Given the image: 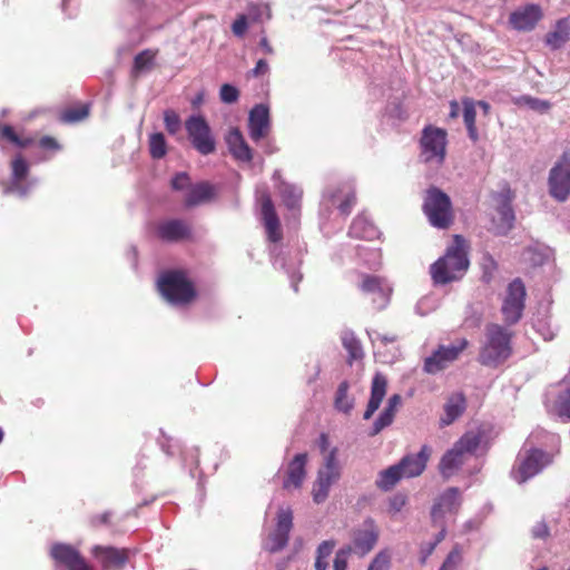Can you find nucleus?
<instances>
[{
	"instance_id": "1",
	"label": "nucleus",
	"mask_w": 570,
	"mask_h": 570,
	"mask_svg": "<svg viewBox=\"0 0 570 570\" xmlns=\"http://www.w3.org/2000/svg\"><path fill=\"white\" fill-rule=\"evenodd\" d=\"M470 242L460 234L452 235L445 253L430 266L435 285H446L463 278L470 267Z\"/></svg>"
},
{
	"instance_id": "2",
	"label": "nucleus",
	"mask_w": 570,
	"mask_h": 570,
	"mask_svg": "<svg viewBox=\"0 0 570 570\" xmlns=\"http://www.w3.org/2000/svg\"><path fill=\"white\" fill-rule=\"evenodd\" d=\"M513 332L503 325L489 323L485 326V340L480 347L478 362L487 367H498L512 354Z\"/></svg>"
},
{
	"instance_id": "3",
	"label": "nucleus",
	"mask_w": 570,
	"mask_h": 570,
	"mask_svg": "<svg viewBox=\"0 0 570 570\" xmlns=\"http://www.w3.org/2000/svg\"><path fill=\"white\" fill-rule=\"evenodd\" d=\"M483 432L481 430L465 432L448 450L439 462V471L445 479L452 476L473 455L481 444Z\"/></svg>"
},
{
	"instance_id": "4",
	"label": "nucleus",
	"mask_w": 570,
	"mask_h": 570,
	"mask_svg": "<svg viewBox=\"0 0 570 570\" xmlns=\"http://www.w3.org/2000/svg\"><path fill=\"white\" fill-rule=\"evenodd\" d=\"M157 285L163 297L174 305H187L197 296L195 285L184 269L164 272Z\"/></svg>"
},
{
	"instance_id": "5",
	"label": "nucleus",
	"mask_w": 570,
	"mask_h": 570,
	"mask_svg": "<svg viewBox=\"0 0 570 570\" xmlns=\"http://www.w3.org/2000/svg\"><path fill=\"white\" fill-rule=\"evenodd\" d=\"M422 208L429 223L435 228L448 229L454 222L450 197L435 186L426 189Z\"/></svg>"
},
{
	"instance_id": "6",
	"label": "nucleus",
	"mask_w": 570,
	"mask_h": 570,
	"mask_svg": "<svg viewBox=\"0 0 570 570\" xmlns=\"http://www.w3.org/2000/svg\"><path fill=\"white\" fill-rule=\"evenodd\" d=\"M170 185L174 190L186 191L183 200L186 208H194L210 203L217 195L215 185L209 181L191 184V179L187 173H177L171 178Z\"/></svg>"
},
{
	"instance_id": "7",
	"label": "nucleus",
	"mask_w": 570,
	"mask_h": 570,
	"mask_svg": "<svg viewBox=\"0 0 570 570\" xmlns=\"http://www.w3.org/2000/svg\"><path fill=\"white\" fill-rule=\"evenodd\" d=\"M448 134L444 129L428 125L420 139L421 158L424 163L442 165L446 155Z\"/></svg>"
},
{
	"instance_id": "8",
	"label": "nucleus",
	"mask_w": 570,
	"mask_h": 570,
	"mask_svg": "<svg viewBox=\"0 0 570 570\" xmlns=\"http://www.w3.org/2000/svg\"><path fill=\"white\" fill-rule=\"evenodd\" d=\"M527 291L520 278L513 279L507 287L502 298L501 314L505 326H513L523 316Z\"/></svg>"
},
{
	"instance_id": "9",
	"label": "nucleus",
	"mask_w": 570,
	"mask_h": 570,
	"mask_svg": "<svg viewBox=\"0 0 570 570\" xmlns=\"http://www.w3.org/2000/svg\"><path fill=\"white\" fill-rule=\"evenodd\" d=\"M549 194L557 202L563 203L570 196V150L564 151L548 177Z\"/></svg>"
},
{
	"instance_id": "10",
	"label": "nucleus",
	"mask_w": 570,
	"mask_h": 570,
	"mask_svg": "<svg viewBox=\"0 0 570 570\" xmlns=\"http://www.w3.org/2000/svg\"><path fill=\"white\" fill-rule=\"evenodd\" d=\"M185 128L193 147L202 155L207 156L216 149V141L210 127L203 116H190L185 121Z\"/></svg>"
},
{
	"instance_id": "11",
	"label": "nucleus",
	"mask_w": 570,
	"mask_h": 570,
	"mask_svg": "<svg viewBox=\"0 0 570 570\" xmlns=\"http://www.w3.org/2000/svg\"><path fill=\"white\" fill-rule=\"evenodd\" d=\"M293 528V511L289 508H281L277 511L276 527L263 542V549L269 553L283 550L289 540Z\"/></svg>"
},
{
	"instance_id": "12",
	"label": "nucleus",
	"mask_w": 570,
	"mask_h": 570,
	"mask_svg": "<svg viewBox=\"0 0 570 570\" xmlns=\"http://www.w3.org/2000/svg\"><path fill=\"white\" fill-rule=\"evenodd\" d=\"M552 462V455L540 449H531L520 459L518 466L513 470V478L518 483H524L542 471Z\"/></svg>"
},
{
	"instance_id": "13",
	"label": "nucleus",
	"mask_w": 570,
	"mask_h": 570,
	"mask_svg": "<svg viewBox=\"0 0 570 570\" xmlns=\"http://www.w3.org/2000/svg\"><path fill=\"white\" fill-rule=\"evenodd\" d=\"M469 341L466 338L459 340L452 346L440 345L436 351L424 360L423 370L428 374H436L445 370L451 363L456 361L460 354L466 350Z\"/></svg>"
},
{
	"instance_id": "14",
	"label": "nucleus",
	"mask_w": 570,
	"mask_h": 570,
	"mask_svg": "<svg viewBox=\"0 0 570 570\" xmlns=\"http://www.w3.org/2000/svg\"><path fill=\"white\" fill-rule=\"evenodd\" d=\"M90 553L101 570H122L131 557V551L128 548L102 544H95L90 549Z\"/></svg>"
},
{
	"instance_id": "15",
	"label": "nucleus",
	"mask_w": 570,
	"mask_h": 570,
	"mask_svg": "<svg viewBox=\"0 0 570 570\" xmlns=\"http://www.w3.org/2000/svg\"><path fill=\"white\" fill-rule=\"evenodd\" d=\"M50 557L59 567L67 570H91L92 566L88 563L78 549L68 543H55L50 548Z\"/></svg>"
},
{
	"instance_id": "16",
	"label": "nucleus",
	"mask_w": 570,
	"mask_h": 570,
	"mask_svg": "<svg viewBox=\"0 0 570 570\" xmlns=\"http://www.w3.org/2000/svg\"><path fill=\"white\" fill-rule=\"evenodd\" d=\"M155 233L160 240L166 243H181L194 239L191 225L179 218L158 223Z\"/></svg>"
},
{
	"instance_id": "17",
	"label": "nucleus",
	"mask_w": 570,
	"mask_h": 570,
	"mask_svg": "<svg viewBox=\"0 0 570 570\" xmlns=\"http://www.w3.org/2000/svg\"><path fill=\"white\" fill-rule=\"evenodd\" d=\"M261 219L271 243H279L283 239V230L275 205L269 194L264 193L259 197Z\"/></svg>"
},
{
	"instance_id": "18",
	"label": "nucleus",
	"mask_w": 570,
	"mask_h": 570,
	"mask_svg": "<svg viewBox=\"0 0 570 570\" xmlns=\"http://www.w3.org/2000/svg\"><path fill=\"white\" fill-rule=\"evenodd\" d=\"M360 288L364 294L371 295L373 307L376 311L384 309L390 303L392 288L379 276L364 275Z\"/></svg>"
},
{
	"instance_id": "19",
	"label": "nucleus",
	"mask_w": 570,
	"mask_h": 570,
	"mask_svg": "<svg viewBox=\"0 0 570 570\" xmlns=\"http://www.w3.org/2000/svg\"><path fill=\"white\" fill-rule=\"evenodd\" d=\"M431 448L423 445L417 454H407L397 463L404 478H415L421 475L431 456Z\"/></svg>"
},
{
	"instance_id": "20",
	"label": "nucleus",
	"mask_w": 570,
	"mask_h": 570,
	"mask_svg": "<svg viewBox=\"0 0 570 570\" xmlns=\"http://www.w3.org/2000/svg\"><path fill=\"white\" fill-rule=\"evenodd\" d=\"M379 539V530L372 520H367L363 523L362 528L357 529L353 533V550L360 556L368 553Z\"/></svg>"
},
{
	"instance_id": "21",
	"label": "nucleus",
	"mask_w": 570,
	"mask_h": 570,
	"mask_svg": "<svg viewBox=\"0 0 570 570\" xmlns=\"http://www.w3.org/2000/svg\"><path fill=\"white\" fill-rule=\"evenodd\" d=\"M542 11L537 4H528L510 14L509 22L518 31H530L541 20Z\"/></svg>"
},
{
	"instance_id": "22",
	"label": "nucleus",
	"mask_w": 570,
	"mask_h": 570,
	"mask_svg": "<svg viewBox=\"0 0 570 570\" xmlns=\"http://www.w3.org/2000/svg\"><path fill=\"white\" fill-rule=\"evenodd\" d=\"M249 136L254 141L266 137L269 131V110L265 105H256L248 117Z\"/></svg>"
},
{
	"instance_id": "23",
	"label": "nucleus",
	"mask_w": 570,
	"mask_h": 570,
	"mask_svg": "<svg viewBox=\"0 0 570 570\" xmlns=\"http://www.w3.org/2000/svg\"><path fill=\"white\" fill-rule=\"evenodd\" d=\"M307 453L296 454L288 463L286 475L283 481V488L286 490L298 489L302 487L306 476Z\"/></svg>"
},
{
	"instance_id": "24",
	"label": "nucleus",
	"mask_w": 570,
	"mask_h": 570,
	"mask_svg": "<svg viewBox=\"0 0 570 570\" xmlns=\"http://www.w3.org/2000/svg\"><path fill=\"white\" fill-rule=\"evenodd\" d=\"M387 391V379L384 374L377 372L373 376L371 383V396L363 414L364 420H370L373 414L379 410Z\"/></svg>"
},
{
	"instance_id": "25",
	"label": "nucleus",
	"mask_w": 570,
	"mask_h": 570,
	"mask_svg": "<svg viewBox=\"0 0 570 570\" xmlns=\"http://www.w3.org/2000/svg\"><path fill=\"white\" fill-rule=\"evenodd\" d=\"M461 505V494L458 488L446 489L433 504L431 514L434 520L444 513H456Z\"/></svg>"
},
{
	"instance_id": "26",
	"label": "nucleus",
	"mask_w": 570,
	"mask_h": 570,
	"mask_svg": "<svg viewBox=\"0 0 570 570\" xmlns=\"http://www.w3.org/2000/svg\"><path fill=\"white\" fill-rule=\"evenodd\" d=\"M226 144L233 157L239 161L249 163L253 159V153L245 141L238 128H232L226 136Z\"/></svg>"
},
{
	"instance_id": "27",
	"label": "nucleus",
	"mask_w": 570,
	"mask_h": 570,
	"mask_svg": "<svg viewBox=\"0 0 570 570\" xmlns=\"http://www.w3.org/2000/svg\"><path fill=\"white\" fill-rule=\"evenodd\" d=\"M465 406L466 401L462 393L452 395L444 405L445 414L441 417V425L445 426L452 424L463 414Z\"/></svg>"
},
{
	"instance_id": "28",
	"label": "nucleus",
	"mask_w": 570,
	"mask_h": 570,
	"mask_svg": "<svg viewBox=\"0 0 570 570\" xmlns=\"http://www.w3.org/2000/svg\"><path fill=\"white\" fill-rule=\"evenodd\" d=\"M158 52V49H145L137 53L130 71L131 78L138 79L142 72L151 70Z\"/></svg>"
},
{
	"instance_id": "29",
	"label": "nucleus",
	"mask_w": 570,
	"mask_h": 570,
	"mask_svg": "<svg viewBox=\"0 0 570 570\" xmlns=\"http://www.w3.org/2000/svg\"><path fill=\"white\" fill-rule=\"evenodd\" d=\"M570 27L566 20H559L554 30L546 36V43L553 50L561 48L569 39Z\"/></svg>"
},
{
	"instance_id": "30",
	"label": "nucleus",
	"mask_w": 570,
	"mask_h": 570,
	"mask_svg": "<svg viewBox=\"0 0 570 570\" xmlns=\"http://www.w3.org/2000/svg\"><path fill=\"white\" fill-rule=\"evenodd\" d=\"M283 204L289 210L299 209L303 191L291 184L282 183L278 187Z\"/></svg>"
},
{
	"instance_id": "31",
	"label": "nucleus",
	"mask_w": 570,
	"mask_h": 570,
	"mask_svg": "<svg viewBox=\"0 0 570 570\" xmlns=\"http://www.w3.org/2000/svg\"><path fill=\"white\" fill-rule=\"evenodd\" d=\"M463 105V120L468 130V135L472 141H478L479 134L475 126V118H476V111H475V101L471 98H463L462 99Z\"/></svg>"
},
{
	"instance_id": "32",
	"label": "nucleus",
	"mask_w": 570,
	"mask_h": 570,
	"mask_svg": "<svg viewBox=\"0 0 570 570\" xmlns=\"http://www.w3.org/2000/svg\"><path fill=\"white\" fill-rule=\"evenodd\" d=\"M337 448H332L327 453L323 454V465L318 470V474L338 480L341 478V466L337 460Z\"/></svg>"
},
{
	"instance_id": "33",
	"label": "nucleus",
	"mask_w": 570,
	"mask_h": 570,
	"mask_svg": "<svg viewBox=\"0 0 570 570\" xmlns=\"http://www.w3.org/2000/svg\"><path fill=\"white\" fill-rule=\"evenodd\" d=\"M403 476L397 464H394L380 473L376 481L377 488L382 490H391Z\"/></svg>"
},
{
	"instance_id": "34",
	"label": "nucleus",
	"mask_w": 570,
	"mask_h": 570,
	"mask_svg": "<svg viewBox=\"0 0 570 570\" xmlns=\"http://www.w3.org/2000/svg\"><path fill=\"white\" fill-rule=\"evenodd\" d=\"M0 139L7 140L19 148H27L35 142L32 137H20L12 126L6 124H0Z\"/></svg>"
},
{
	"instance_id": "35",
	"label": "nucleus",
	"mask_w": 570,
	"mask_h": 570,
	"mask_svg": "<svg viewBox=\"0 0 570 570\" xmlns=\"http://www.w3.org/2000/svg\"><path fill=\"white\" fill-rule=\"evenodd\" d=\"M338 480H332V478L318 474L316 481L313 485V500L315 503H322L326 500L328 497L330 489L333 483L337 482Z\"/></svg>"
},
{
	"instance_id": "36",
	"label": "nucleus",
	"mask_w": 570,
	"mask_h": 570,
	"mask_svg": "<svg viewBox=\"0 0 570 570\" xmlns=\"http://www.w3.org/2000/svg\"><path fill=\"white\" fill-rule=\"evenodd\" d=\"M348 389L350 384L347 381L341 382L334 400L335 407L344 413H350L354 407V399L348 396Z\"/></svg>"
},
{
	"instance_id": "37",
	"label": "nucleus",
	"mask_w": 570,
	"mask_h": 570,
	"mask_svg": "<svg viewBox=\"0 0 570 570\" xmlns=\"http://www.w3.org/2000/svg\"><path fill=\"white\" fill-rule=\"evenodd\" d=\"M397 409L399 407L386 404L379 417L374 421L370 435L374 436L379 434L383 429L390 426L394 421Z\"/></svg>"
},
{
	"instance_id": "38",
	"label": "nucleus",
	"mask_w": 570,
	"mask_h": 570,
	"mask_svg": "<svg viewBox=\"0 0 570 570\" xmlns=\"http://www.w3.org/2000/svg\"><path fill=\"white\" fill-rule=\"evenodd\" d=\"M397 409L399 407L386 404L379 417L374 421L370 435L374 436L379 434L383 429L390 426L394 421Z\"/></svg>"
},
{
	"instance_id": "39",
	"label": "nucleus",
	"mask_w": 570,
	"mask_h": 570,
	"mask_svg": "<svg viewBox=\"0 0 570 570\" xmlns=\"http://www.w3.org/2000/svg\"><path fill=\"white\" fill-rule=\"evenodd\" d=\"M89 115L88 105H78L66 108L60 112L59 119L61 122L71 124L86 119Z\"/></svg>"
},
{
	"instance_id": "40",
	"label": "nucleus",
	"mask_w": 570,
	"mask_h": 570,
	"mask_svg": "<svg viewBox=\"0 0 570 570\" xmlns=\"http://www.w3.org/2000/svg\"><path fill=\"white\" fill-rule=\"evenodd\" d=\"M12 181L14 185L21 184L29 174V165L21 154L17 155L11 161Z\"/></svg>"
},
{
	"instance_id": "41",
	"label": "nucleus",
	"mask_w": 570,
	"mask_h": 570,
	"mask_svg": "<svg viewBox=\"0 0 570 570\" xmlns=\"http://www.w3.org/2000/svg\"><path fill=\"white\" fill-rule=\"evenodd\" d=\"M149 153L154 159H160L167 154V144L164 134L155 132L149 136Z\"/></svg>"
},
{
	"instance_id": "42",
	"label": "nucleus",
	"mask_w": 570,
	"mask_h": 570,
	"mask_svg": "<svg viewBox=\"0 0 570 570\" xmlns=\"http://www.w3.org/2000/svg\"><path fill=\"white\" fill-rule=\"evenodd\" d=\"M350 233L357 238L371 239L376 235V229L367 224L365 219L356 218L351 226Z\"/></svg>"
},
{
	"instance_id": "43",
	"label": "nucleus",
	"mask_w": 570,
	"mask_h": 570,
	"mask_svg": "<svg viewBox=\"0 0 570 570\" xmlns=\"http://www.w3.org/2000/svg\"><path fill=\"white\" fill-rule=\"evenodd\" d=\"M553 411L562 420L570 421V389L558 395Z\"/></svg>"
},
{
	"instance_id": "44",
	"label": "nucleus",
	"mask_w": 570,
	"mask_h": 570,
	"mask_svg": "<svg viewBox=\"0 0 570 570\" xmlns=\"http://www.w3.org/2000/svg\"><path fill=\"white\" fill-rule=\"evenodd\" d=\"M343 346L348 353V363L361 360L364 356L362 345L360 341L353 335H346L343 337Z\"/></svg>"
},
{
	"instance_id": "45",
	"label": "nucleus",
	"mask_w": 570,
	"mask_h": 570,
	"mask_svg": "<svg viewBox=\"0 0 570 570\" xmlns=\"http://www.w3.org/2000/svg\"><path fill=\"white\" fill-rule=\"evenodd\" d=\"M164 122L166 130L170 135H175L180 130L181 120L179 115L173 109H167L164 111Z\"/></svg>"
},
{
	"instance_id": "46",
	"label": "nucleus",
	"mask_w": 570,
	"mask_h": 570,
	"mask_svg": "<svg viewBox=\"0 0 570 570\" xmlns=\"http://www.w3.org/2000/svg\"><path fill=\"white\" fill-rule=\"evenodd\" d=\"M462 560L463 558L461 550L458 547H455L446 556L445 560L443 561L439 570H459Z\"/></svg>"
},
{
	"instance_id": "47",
	"label": "nucleus",
	"mask_w": 570,
	"mask_h": 570,
	"mask_svg": "<svg viewBox=\"0 0 570 570\" xmlns=\"http://www.w3.org/2000/svg\"><path fill=\"white\" fill-rule=\"evenodd\" d=\"M220 100L225 104H234L239 98V91L236 87L224 83L219 90Z\"/></svg>"
},
{
	"instance_id": "48",
	"label": "nucleus",
	"mask_w": 570,
	"mask_h": 570,
	"mask_svg": "<svg viewBox=\"0 0 570 570\" xmlns=\"http://www.w3.org/2000/svg\"><path fill=\"white\" fill-rule=\"evenodd\" d=\"M390 564V553L386 551H381L375 556L367 570H389Z\"/></svg>"
},
{
	"instance_id": "49",
	"label": "nucleus",
	"mask_w": 570,
	"mask_h": 570,
	"mask_svg": "<svg viewBox=\"0 0 570 570\" xmlns=\"http://www.w3.org/2000/svg\"><path fill=\"white\" fill-rule=\"evenodd\" d=\"M247 29H248L247 17L245 14H238L232 24L233 33L238 38H243L245 36Z\"/></svg>"
},
{
	"instance_id": "50",
	"label": "nucleus",
	"mask_w": 570,
	"mask_h": 570,
	"mask_svg": "<svg viewBox=\"0 0 570 570\" xmlns=\"http://www.w3.org/2000/svg\"><path fill=\"white\" fill-rule=\"evenodd\" d=\"M38 146L40 149L45 151L56 153L61 148L60 144L57 141L55 137L43 136L38 140Z\"/></svg>"
},
{
	"instance_id": "51",
	"label": "nucleus",
	"mask_w": 570,
	"mask_h": 570,
	"mask_svg": "<svg viewBox=\"0 0 570 570\" xmlns=\"http://www.w3.org/2000/svg\"><path fill=\"white\" fill-rule=\"evenodd\" d=\"M351 548L341 549L336 552L334 559V570H346L347 568V554L350 553Z\"/></svg>"
},
{
	"instance_id": "52",
	"label": "nucleus",
	"mask_w": 570,
	"mask_h": 570,
	"mask_svg": "<svg viewBox=\"0 0 570 570\" xmlns=\"http://www.w3.org/2000/svg\"><path fill=\"white\" fill-rule=\"evenodd\" d=\"M499 213L501 215V219L503 222L504 227L510 229L514 220V214L512 208L509 205H503L499 208Z\"/></svg>"
},
{
	"instance_id": "53",
	"label": "nucleus",
	"mask_w": 570,
	"mask_h": 570,
	"mask_svg": "<svg viewBox=\"0 0 570 570\" xmlns=\"http://www.w3.org/2000/svg\"><path fill=\"white\" fill-rule=\"evenodd\" d=\"M111 523V512L106 511L100 514L92 515L90 518V524L95 528L101 527V525H109Z\"/></svg>"
},
{
	"instance_id": "54",
	"label": "nucleus",
	"mask_w": 570,
	"mask_h": 570,
	"mask_svg": "<svg viewBox=\"0 0 570 570\" xmlns=\"http://www.w3.org/2000/svg\"><path fill=\"white\" fill-rule=\"evenodd\" d=\"M334 547H335L334 541H323L317 548L316 558L326 560L331 556Z\"/></svg>"
},
{
	"instance_id": "55",
	"label": "nucleus",
	"mask_w": 570,
	"mask_h": 570,
	"mask_svg": "<svg viewBox=\"0 0 570 570\" xmlns=\"http://www.w3.org/2000/svg\"><path fill=\"white\" fill-rule=\"evenodd\" d=\"M356 203V196L354 193H350L346 195L345 199L340 204L338 208L342 214L348 215L351 213L352 207Z\"/></svg>"
},
{
	"instance_id": "56",
	"label": "nucleus",
	"mask_w": 570,
	"mask_h": 570,
	"mask_svg": "<svg viewBox=\"0 0 570 570\" xmlns=\"http://www.w3.org/2000/svg\"><path fill=\"white\" fill-rule=\"evenodd\" d=\"M405 503L406 498L402 494H396L390 500V511L393 513H397L402 510Z\"/></svg>"
},
{
	"instance_id": "57",
	"label": "nucleus",
	"mask_w": 570,
	"mask_h": 570,
	"mask_svg": "<svg viewBox=\"0 0 570 570\" xmlns=\"http://www.w3.org/2000/svg\"><path fill=\"white\" fill-rule=\"evenodd\" d=\"M549 535V527L544 522H540L532 528V537L535 539H546Z\"/></svg>"
},
{
	"instance_id": "58",
	"label": "nucleus",
	"mask_w": 570,
	"mask_h": 570,
	"mask_svg": "<svg viewBox=\"0 0 570 570\" xmlns=\"http://www.w3.org/2000/svg\"><path fill=\"white\" fill-rule=\"evenodd\" d=\"M269 70V67H268V63L266 60L264 59H259L257 62H256V66L250 70V76L253 77H261V76H264L268 72Z\"/></svg>"
},
{
	"instance_id": "59",
	"label": "nucleus",
	"mask_w": 570,
	"mask_h": 570,
	"mask_svg": "<svg viewBox=\"0 0 570 570\" xmlns=\"http://www.w3.org/2000/svg\"><path fill=\"white\" fill-rule=\"evenodd\" d=\"M330 446L328 435L326 433H322L318 439V448L322 454L327 453Z\"/></svg>"
},
{
	"instance_id": "60",
	"label": "nucleus",
	"mask_w": 570,
	"mask_h": 570,
	"mask_svg": "<svg viewBox=\"0 0 570 570\" xmlns=\"http://www.w3.org/2000/svg\"><path fill=\"white\" fill-rule=\"evenodd\" d=\"M259 46L261 48L264 50V52L266 55H273L274 53V49L273 47L271 46L268 39L266 37H263L259 41Z\"/></svg>"
},
{
	"instance_id": "61",
	"label": "nucleus",
	"mask_w": 570,
	"mask_h": 570,
	"mask_svg": "<svg viewBox=\"0 0 570 570\" xmlns=\"http://www.w3.org/2000/svg\"><path fill=\"white\" fill-rule=\"evenodd\" d=\"M402 403V397L400 394H393L389 397L387 400V404L394 406V407H399Z\"/></svg>"
},
{
	"instance_id": "62",
	"label": "nucleus",
	"mask_w": 570,
	"mask_h": 570,
	"mask_svg": "<svg viewBox=\"0 0 570 570\" xmlns=\"http://www.w3.org/2000/svg\"><path fill=\"white\" fill-rule=\"evenodd\" d=\"M532 107L541 111H546L550 108V104L543 100H534Z\"/></svg>"
},
{
	"instance_id": "63",
	"label": "nucleus",
	"mask_w": 570,
	"mask_h": 570,
	"mask_svg": "<svg viewBox=\"0 0 570 570\" xmlns=\"http://www.w3.org/2000/svg\"><path fill=\"white\" fill-rule=\"evenodd\" d=\"M450 107H451L450 117L456 118L459 116V111H460L459 104L455 100H453V101H451Z\"/></svg>"
},
{
	"instance_id": "64",
	"label": "nucleus",
	"mask_w": 570,
	"mask_h": 570,
	"mask_svg": "<svg viewBox=\"0 0 570 570\" xmlns=\"http://www.w3.org/2000/svg\"><path fill=\"white\" fill-rule=\"evenodd\" d=\"M326 568H327V562H326V560H323V559L316 558V561H315V570H326Z\"/></svg>"
}]
</instances>
